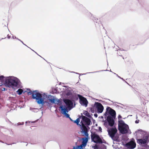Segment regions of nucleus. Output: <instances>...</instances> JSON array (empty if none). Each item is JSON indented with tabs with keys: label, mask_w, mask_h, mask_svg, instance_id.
<instances>
[{
	"label": "nucleus",
	"mask_w": 149,
	"mask_h": 149,
	"mask_svg": "<svg viewBox=\"0 0 149 149\" xmlns=\"http://www.w3.org/2000/svg\"><path fill=\"white\" fill-rule=\"evenodd\" d=\"M91 138L92 140L95 143H105V142H102V139L98 135L94 133L91 134Z\"/></svg>",
	"instance_id": "obj_4"
},
{
	"label": "nucleus",
	"mask_w": 149,
	"mask_h": 149,
	"mask_svg": "<svg viewBox=\"0 0 149 149\" xmlns=\"http://www.w3.org/2000/svg\"><path fill=\"white\" fill-rule=\"evenodd\" d=\"M118 118L119 119V118H122V116H120V115H119L118 116Z\"/></svg>",
	"instance_id": "obj_26"
},
{
	"label": "nucleus",
	"mask_w": 149,
	"mask_h": 149,
	"mask_svg": "<svg viewBox=\"0 0 149 149\" xmlns=\"http://www.w3.org/2000/svg\"><path fill=\"white\" fill-rule=\"evenodd\" d=\"M118 123V129L120 132L122 134L127 133L129 129L128 125L125 124L122 120H119Z\"/></svg>",
	"instance_id": "obj_3"
},
{
	"label": "nucleus",
	"mask_w": 149,
	"mask_h": 149,
	"mask_svg": "<svg viewBox=\"0 0 149 149\" xmlns=\"http://www.w3.org/2000/svg\"><path fill=\"white\" fill-rule=\"evenodd\" d=\"M69 118L70 119V120L71 121H73V120H72L70 117Z\"/></svg>",
	"instance_id": "obj_30"
},
{
	"label": "nucleus",
	"mask_w": 149,
	"mask_h": 149,
	"mask_svg": "<svg viewBox=\"0 0 149 149\" xmlns=\"http://www.w3.org/2000/svg\"><path fill=\"white\" fill-rule=\"evenodd\" d=\"M94 116L96 118L97 117V115L96 113L94 114Z\"/></svg>",
	"instance_id": "obj_24"
},
{
	"label": "nucleus",
	"mask_w": 149,
	"mask_h": 149,
	"mask_svg": "<svg viewBox=\"0 0 149 149\" xmlns=\"http://www.w3.org/2000/svg\"><path fill=\"white\" fill-rule=\"evenodd\" d=\"M5 84L6 86L9 88L16 87L18 85V81L17 78L9 77L6 79Z\"/></svg>",
	"instance_id": "obj_2"
},
{
	"label": "nucleus",
	"mask_w": 149,
	"mask_h": 149,
	"mask_svg": "<svg viewBox=\"0 0 149 149\" xmlns=\"http://www.w3.org/2000/svg\"><path fill=\"white\" fill-rule=\"evenodd\" d=\"M49 101L51 102L52 103H56L57 104H58V103L59 102L58 100H57V102H55L56 101V99L54 98H52L49 99Z\"/></svg>",
	"instance_id": "obj_17"
},
{
	"label": "nucleus",
	"mask_w": 149,
	"mask_h": 149,
	"mask_svg": "<svg viewBox=\"0 0 149 149\" xmlns=\"http://www.w3.org/2000/svg\"><path fill=\"white\" fill-rule=\"evenodd\" d=\"M98 146L97 145H95L94 147V149H97L98 148Z\"/></svg>",
	"instance_id": "obj_23"
},
{
	"label": "nucleus",
	"mask_w": 149,
	"mask_h": 149,
	"mask_svg": "<svg viewBox=\"0 0 149 149\" xmlns=\"http://www.w3.org/2000/svg\"><path fill=\"white\" fill-rule=\"evenodd\" d=\"M117 131V129L116 128H112L109 129L108 130V134L110 137L112 138L114 137V136Z\"/></svg>",
	"instance_id": "obj_6"
},
{
	"label": "nucleus",
	"mask_w": 149,
	"mask_h": 149,
	"mask_svg": "<svg viewBox=\"0 0 149 149\" xmlns=\"http://www.w3.org/2000/svg\"><path fill=\"white\" fill-rule=\"evenodd\" d=\"M2 85V83L0 84V86H1Z\"/></svg>",
	"instance_id": "obj_31"
},
{
	"label": "nucleus",
	"mask_w": 149,
	"mask_h": 149,
	"mask_svg": "<svg viewBox=\"0 0 149 149\" xmlns=\"http://www.w3.org/2000/svg\"><path fill=\"white\" fill-rule=\"evenodd\" d=\"M60 108L61 109V111H63V113L65 114L67 118H69L70 117L69 115L66 113V112H68V111L67 108H63L62 106H60Z\"/></svg>",
	"instance_id": "obj_15"
},
{
	"label": "nucleus",
	"mask_w": 149,
	"mask_h": 149,
	"mask_svg": "<svg viewBox=\"0 0 149 149\" xmlns=\"http://www.w3.org/2000/svg\"><path fill=\"white\" fill-rule=\"evenodd\" d=\"M95 104H96V107L97 110L98 112L102 113L104 109V107L102 104L98 102H95Z\"/></svg>",
	"instance_id": "obj_7"
},
{
	"label": "nucleus",
	"mask_w": 149,
	"mask_h": 149,
	"mask_svg": "<svg viewBox=\"0 0 149 149\" xmlns=\"http://www.w3.org/2000/svg\"><path fill=\"white\" fill-rule=\"evenodd\" d=\"M63 102L66 104L68 108H72V107L73 103L71 100L68 99H65L63 100Z\"/></svg>",
	"instance_id": "obj_11"
},
{
	"label": "nucleus",
	"mask_w": 149,
	"mask_h": 149,
	"mask_svg": "<svg viewBox=\"0 0 149 149\" xmlns=\"http://www.w3.org/2000/svg\"><path fill=\"white\" fill-rule=\"evenodd\" d=\"M126 145L128 147H130L132 149L134 148L136 146V143L135 142L133 141H131L128 143H127Z\"/></svg>",
	"instance_id": "obj_14"
},
{
	"label": "nucleus",
	"mask_w": 149,
	"mask_h": 149,
	"mask_svg": "<svg viewBox=\"0 0 149 149\" xmlns=\"http://www.w3.org/2000/svg\"><path fill=\"white\" fill-rule=\"evenodd\" d=\"M80 118L81 116H80L79 117L77 118L74 121V122L75 123H77V124L78 125L80 122Z\"/></svg>",
	"instance_id": "obj_19"
},
{
	"label": "nucleus",
	"mask_w": 149,
	"mask_h": 149,
	"mask_svg": "<svg viewBox=\"0 0 149 149\" xmlns=\"http://www.w3.org/2000/svg\"><path fill=\"white\" fill-rule=\"evenodd\" d=\"M92 109H93L92 108H91V111L93 113L94 112V110H92Z\"/></svg>",
	"instance_id": "obj_29"
},
{
	"label": "nucleus",
	"mask_w": 149,
	"mask_h": 149,
	"mask_svg": "<svg viewBox=\"0 0 149 149\" xmlns=\"http://www.w3.org/2000/svg\"><path fill=\"white\" fill-rule=\"evenodd\" d=\"M113 117L110 116H108L107 117V119L109 125L111 127L113 125L114 123V120Z\"/></svg>",
	"instance_id": "obj_12"
},
{
	"label": "nucleus",
	"mask_w": 149,
	"mask_h": 149,
	"mask_svg": "<svg viewBox=\"0 0 149 149\" xmlns=\"http://www.w3.org/2000/svg\"><path fill=\"white\" fill-rule=\"evenodd\" d=\"M29 95H32V98L33 99H35L37 101V102L39 104H43L44 99L42 98V95L38 92V91L35 90L32 91L29 89H27L26 90Z\"/></svg>",
	"instance_id": "obj_1"
},
{
	"label": "nucleus",
	"mask_w": 149,
	"mask_h": 149,
	"mask_svg": "<svg viewBox=\"0 0 149 149\" xmlns=\"http://www.w3.org/2000/svg\"><path fill=\"white\" fill-rule=\"evenodd\" d=\"M78 96L80 99V104L87 106L88 104V101L86 98L79 95H78Z\"/></svg>",
	"instance_id": "obj_9"
},
{
	"label": "nucleus",
	"mask_w": 149,
	"mask_h": 149,
	"mask_svg": "<svg viewBox=\"0 0 149 149\" xmlns=\"http://www.w3.org/2000/svg\"><path fill=\"white\" fill-rule=\"evenodd\" d=\"M4 77L3 76H0V80L1 82H3L4 80Z\"/></svg>",
	"instance_id": "obj_22"
},
{
	"label": "nucleus",
	"mask_w": 149,
	"mask_h": 149,
	"mask_svg": "<svg viewBox=\"0 0 149 149\" xmlns=\"http://www.w3.org/2000/svg\"><path fill=\"white\" fill-rule=\"evenodd\" d=\"M81 117L83 122L88 125H89L90 124L91 121L90 119L82 115Z\"/></svg>",
	"instance_id": "obj_13"
},
{
	"label": "nucleus",
	"mask_w": 149,
	"mask_h": 149,
	"mask_svg": "<svg viewBox=\"0 0 149 149\" xmlns=\"http://www.w3.org/2000/svg\"><path fill=\"white\" fill-rule=\"evenodd\" d=\"M84 114L86 116L89 117L90 116L89 113L86 111H85V112L84 113Z\"/></svg>",
	"instance_id": "obj_21"
},
{
	"label": "nucleus",
	"mask_w": 149,
	"mask_h": 149,
	"mask_svg": "<svg viewBox=\"0 0 149 149\" xmlns=\"http://www.w3.org/2000/svg\"><path fill=\"white\" fill-rule=\"evenodd\" d=\"M82 127H81V132L82 134L84 133L83 136H85L86 137H88V130L86 127L84 125L83 123L81 124Z\"/></svg>",
	"instance_id": "obj_8"
},
{
	"label": "nucleus",
	"mask_w": 149,
	"mask_h": 149,
	"mask_svg": "<svg viewBox=\"0 0 149 149\" xmlns=\"http://www.w3.org/2000/svg\"><path fill=\"white\" fill-rule=\"evenodd\" d=\"M2 91H5V88H2Z\"/></svg>",
	"instance_id": "obj_28"
},
{
	"label": "nucleus",
	"mask_w": 149,
	"mask_h": 149,
	"mask_svg": "<svg viewBox=\"0 0 149 149\" xmlns=\"http://www.w3.org/2000/svg\"><path fill=\"white\" fill-rule=\"evenodd\" d=\"M82 148L83 146L81 145H80L77 146L76 148H75V147H74L73 149H82Z\"/></svg>",
	"instance_id": "obj_20"
},
{
	"label": "nucleus",
	"mask_w": 149,
	"mask_h": 149,
	"mask_svg": "<svg viewBox=\"0 0 149 149\" xmlns=\"http://www.w3.org/2000/svg\"><path fill=\"white\" fill-rule=\"evenodd\" d=\"M135 123H139V120H136V121H135Z\"/></svg>",
	"instance_id": "obj_27"
},
{
	"label": "nucleus",
	"mask_w": 149,
	"mask_h": 149,
	"mask_svg": "<svg viewBox=\"0 0 149 149\" xmlns=\"http://www.w3.org/2000/svg\"><path fill=\"white\" fill-rule=\"evenodd\" d=\"M100 130H101V127H100Z\"/></svg>",
	"instance_id": "obj_33"
},
{
	"label": "nucleus",
	"mask_w": 149,
	"mask_h": 149,
	"mask_svg": "<svg viewBox=\"0 0 149 149\" xmlns=\"http://www.w3.org/2000/svg\"><path fill=\"white\" fill-rule=\"evenodd\" d=\"M107 111H109V113L112 117L115 118L116 116V113L115 110L109 107H107L106 108Z\"/></svg>",
	"instance_id": "obj_10"
},
{
	"label": "nucleus",
	"mask_w": 149,
	"mask_h": 149,
	"mask_svg": "<svg viewBox=\"0 0 149 149\" xmlns=\"http://www.w3.org/2000/svg\"><path fill=\"white\" fill-rule=\"evenodd\" d=\"M7 37L8 39H9L10 38V36H9L8 34L7 35Z\"/></svg>",
	"instance_id": "obj_25"
},
{
	"label": "nucleus",
	"mask_w": 149,
	"mask_h": 149,
	"mask_svg": "<svg viewBox=\"0 0 149 149\" xmlns=\"http://www.w3.org/2000/svg\"><path fill=\"white\" fill-rule=\"evenodd\" d=\"M23 92V90L20 88L17 91V94L19 95H21L22 92Z\"/></svg>",
	"instance_id": "obj_18"
},
{
	"label": "nucleus",
	"mask_w": 149,
	"mask_h": 149,
	"mask_svg": "<svg viewBox=\"0 0 149 149\" xmlns=\"http://www.w3.org/2000/svg\"><path fill=\"white\" fill-rule=\"evenodd\" d=\"M137 142L141 144H145L149 141V135H145L142 139H137Z\"/></svg>",
	"instance_id": "obj_5"
},
{
	"label": "nucleus",
	"mask_w": 149,
	"mask_h": 149,
	"mask_svg": "<svg viewBox=\"0 0 149 149\" xmlns=\"http://www.w3.org/2000/svg\"><path fill=\"white\" fill-rule=\"evenodd\" d=\"M100 130H101V127H100Z\"/></svg>",
	"instance_id": "obj_34"
},
{
	"label": "nucleus",
	"mask_w": 149,
	"mask_h": 149,
	"mask_svg": "<svg viewBox=\"0 0 149 149\" xmlns=\"http://www.w3.org/2000/svg\"><path fill=\"white\" fill-rule=\"evenodd\" d=\"M88 137H83L81 139L82 140V142L81 144L80 145H81L83 147H85L87 144V143L88 141Z\"/></svg>",
	"instance_id": "obj_16"
},
{
	"label": "nucleus",
	"mask_w": 149,
	"mask_h": 149,
	"mask_svg": "<svg viewBox=\"0 0 149 149\" xmlns=\"http://www.w3.org/2000/svg\"><path fill=\"white\" fill-rule=\"evenodd\" d=\"M100 130H101V127H100Z\"/></svg>",
	"instance_id": "obj_32"
}]
</instances>
